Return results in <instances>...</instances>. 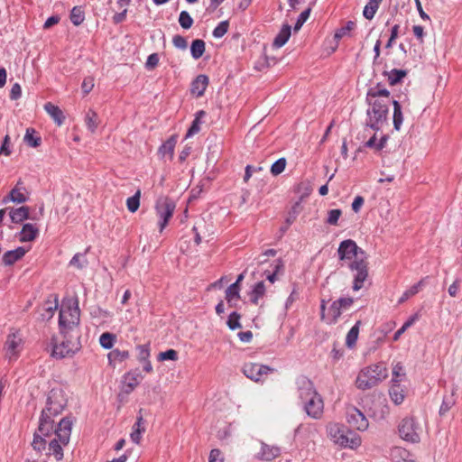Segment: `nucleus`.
<instances>
[{
  "label": "nucleus",
  "instance_id": "48",
  "mask_svg": "<svg viewBox=\"0 0 462 462\" xmlns=\"http://www.w3.org/2000/svg\"><path fill=\"white\" fill-rule=\"evenodd\" d=\"M108 360L110 363L116 362V361H123L128 357V352L127 351H120L118 349L112 350L107 355Z\"/></svg>",
  "mask_w": 462,
  "mask_h": 462
},
{
  "label": "nucleus",
  "instance_id": "3",
  "mask_svg": "<svg viewBox=\"0 0 462 462\" xmlns=\"http://www.w3.org/2000/svg\"><path fill=\"white\" fill-rule=\"evenodd\" d=\"M326 431L328 438L334 443V445L341 448L356 449L360 447L362 443L361 437L358 434L337 422L328 423L326 426Z\"/></svg>",
  "mask_w": 462,
  "mask_h": 462
},
{
  "label": "nucleus",
  "instance_id": "4",
  "mask_svg": "<svg viewBox=\"0 0 462 462\" xmlns=\"http://www.w3.org/2000/svg\"><path fill=\"white\" fill-rule=\"evenodd\" d=\"M387 376V368L383 364L371 365L360 370L356 380V386L363 391L368 390L378 385Z\"/></svg>",
  "mask_w": 462,
  "mask_h": 462
},
{
  "label": "nucleus",
  "instance_id": "35",
  "mask_svg": "<svg viewBox=\"0 0 462 462\" xmlns=\"http://www.w3.org/2000/svg\"><path fill=\"white\" fill-rule=\"evenodd\" d=\"M361 324V321H357L354 327L351 328V329L348 331L346 337V345L352 348L357 340L358 334H359V326Z\"/></svg>",
  "mask_w": 462,
  "mask_h": 462
},
{
  "label": "nucleus",
  "instance_id": "12",
  "mask_svg": "<svg viewBox=\"0 0 462 462\" xmlns=\"http://www.w3.org/2000/svg\"><path fill=\"white\" fill-rule=\"evenodd\" d=\"M346 416L347 423L357 430L364 431L369 426L368 420L365 414L354 406L346 409Z\"/></svg>",
  "mask_w": 462,
  "mask_h": 462
},
{
  "label": "nucleus",
  "instance_id": "42",
  "mask_svg": "<svg viewBox=\"0 0 462 462\" xmlns=\"http://www.w3.org/2000/svg\"><path fill=\"white\" fill-rule=\"evenodd\" d=\"M88 262L86 254H76L69 262V265L78 269H83L88 265Z\"/></svg>",
  "mask_w": 462,
  "mask_h": 462
},
{
  "label": "nucleus",
  "instance_id": "28",
  "mask_svg": "<svg viewBox=\"0 0 462 462\" xmlns=\"http://www.w3.org/2000/svg\"><path fill=\"white\" fill-rule=\"evenodd\" d=\"M342 311H344L342 310L341 307H339V304L337 303V300L333 301L332 304L330 305V308H329V310H328V319L326 320V323L328 324H336L339 319V317L341 316L342 314Z\"/></svg>",
  "mask_w": 462,
  "mask_h": 462
},
{
  "label": "nucleus",
  "instance_id": "52",
  "mask_svg": "<svg viewBox=\"0 0 462 462\" xmlns=\"http://www.w3.org/2000/svg\"><path fill=\"white\" fill-rule=\"evenodd\" d=\"M239 319H240V315L236 311L232 312L229 315L228 319H227L228 328L232 330L241 328V323H240Z\"/></svg>",
  "mask_w": 462,
  "mask_h": 462
},
{
  "label": "nucleus",
  "instance_id": "26",
  "mask_svg": "<svg viewBox=\"0 0 462 462\" xmlns=\"http://www.w3.org/2000/svg\"><path fill=\"white\" fill-rule=\"evenodd\" d=\"M388 141V135L383 134L380 138L379 141H377L376 134H374L368 141L365 143V147L374 149L376 152L382 151Z\"/></svg>",
  "mask_w": 462,
  "mask_h": 462
},
{
  "label": "nucleus",
  "instance_id": "7",
  "mask_svg": "<svg viewBox=\"0 0 462 462\" xmlns=\"http://www.w3.org/2000/svg\"><path fill=\"white\" fill-rule=\"evenodd\" d=\"M176 205L169 197H160L155 203V211L158 217L159 230L162 233L171 218Z\"/></svg>",
  "mask_w": 462,
  "mask_h": 462
},
{
  "label": "nucleus",
  "instance_id": "34",
  "mask_svg": "<svg viewBox=\"0 0 462 462\" xmlns=\"http://www.w3.org/2000/svg\"><path fill=\"white\" fill-rule=\"evenodd\" d=\"M265 294V286L263 282H257L253 291H251V301L257 305L260 299H262Z\"/></svg>",
  "mask_w": 462,
  "mask_h": 462
},
{
  "label": "nucleus",
  "instance_id": "10",
  "mask_svg": "<svg viewBox=\"0 0 462 462\" xmlns=\"http://www.w3.org/2000/svg\"><path fill=\"white\" fill-rule=\"evenodd\" d=\"M273 371V368L257 363H246L243 366L244 374L254 382L263 381L265 376Z\"/></svg>",
  "mask_w": 462,
  "mask_h": 462
},
{
  "label": "nucleus",
  "instance_id": "27",
  "mask_svg": "<svg viewBox=\"0 0 462 462\" xmlns=\"http://www.w3.org/2000/svg\"><path fill=\"white\" fill-rule=\"evenodd\" d=\"M52 437V430L48 435L42 434L39 430L34 434L32 448L37 451L46 450L48 440L47 438Z\"/></svg>",
  "mask_w": 462,
  "mask_h": 462
},
{
  "label": "nucleus",
  "instance_id": "1",
  "mask_svg": "<svg viewBox=\"0 0 462 462\" xmlns=\"http://www.w3.org/2000/svg\"><path fill=\"white\" fill-rule=\"evenodd\" d=\"M67 404L68 394L64 389L56 387L49 392L39 422V431L42 434L48 435L53 430L54 417L60 415Z\"/></svg>",
  "mask_w": 462,
  "mask_h": 462
},
{
  "label": "nucleus",
  "instance_id": "39",
  "mask_svg": "<svg viewBox=\"0 0 462 462\" xmlns=\"http://www.w3.org/2000/svg\"><path fill=\"white\" fill-rule=\"evenodd\" d=\"M419 319L418 314H414L411 316L404 324L394 333L393 341H397L400 337L410 328Z\"/></svg>",
  "mask_w": 462,
  "mask_h": 462
},
{
  "label": "nucleus",
  "instance_id": "22",
  "mask_svg": "<svg viewBox=\"0 0 462 462\" xmlns=\"http://www.w3.org/2000/svg\"><path fill=\"white\" fill-rule=\"evenodd\" d=\"M39 234V229L33 224H24L20 233L19 240L21 242L33 241Z\"/></svg>",
  "mask_w": 462,
  "mask_h": 462
},
{
  "label": "nucleus",
  "instance_id": "19",
  "mask_svg": "<svg viewBox=\"0 0 462 462\" xmlns=\"http://www.w3.org/2000/svg\"><path fill=\"white\" fill-rule=\"evenodd\" d=\"M208 85L206 75H199L191 83L190 92L196 97H201Z\"/></svg>",
  "mask_w": 462,
  "mask_h": 462
},
{
  "label": "nucleus",
  "instance_id": "41",
  "mask_svg": "<svg viewBox=\"0 0 462 462\" xmlns=\"http://www.w3.org/2000/svg\"><path fill=\"white\" fill-rule=\"evenodd\" d=\"M85 19L84 12L82 11L81 7L75 6L72 8L70 12V21L71 23L78 26L83 23Z\"/></svg>",
  "mask_w": 462,
  "mask_h": 462
},
{
  "label": "nucleus",
  "instance_id": "2",
  "mask_svg": "<svg viewBox=\"0 0 462 462\" xmlns=\"http://www.w3.org/2000/svg\"><path fill=\"white\" fill-rule=\"evenodd\" d=\"M73 422L72 417L66 416L60 420L57 428L52 430V437L50 438L46 448L48 456H53L58 461L62 459L63 447L69 442Z\"/></svg>",
  "mask_w": 462,
  "mask_h": 462
},
{
  "label": "nucleus",
  "instance_id": "59",
  "mask_svg": "<svg viewBox=\"0 0 462 462\" xmlns=\"http://www.w3.org/2000/svg\"><path fill=\"white\" fill-rule=\"evenodd\" d=\"M159 63V56L157 53H152L148 56L145 67L147 69H153Z\"/></svg>",
  "mask_w": 462,
  "mask_h": 462
},
{
  "label": "nucleus",
  "instance_id": "38",
  "mask_svg": "<svg viewBox=\"0 0 462 462\" xmlns=\"http://www.w3.org/2000/svg\"><path fill=\"white\" fill-rule=\"evenodd\" d=\"M36 132L32 128H28L24 135V142L31 147H38L41 144V138L35 135Z\"/></svg>",
  "mask_w": 462,
  "mask_h": 462
},
{
  "label": "nucleus",
  "instance_id": "47",
  "mask_svg": "<svg viewBox=\"0 0 462 462\" xmlns=\"http://www.w3.org/2000/svg\"><path fill=\"white\" fill-rule=\"evenodd\" d=\"M180 25L183 29H189L193 24V19L187 11H181L179 16Z\"/></svg>",
  "mask_w": 462,
  "mask_h": 462
},
{
  "label": "nucleus",
  "instance_id": "51",
  "mask_svg": "<svg viewBox=\"0 0 462 462\" xmlns=\"http://www.w3.org/2000/svg\"><path fill=\"white\" fill-rule=\"evenodd\" d=\"M228 22L227 21H222L220 22L217 26L213 30V36L215 38H221L223 37L228 30Z\"/></svg>",
  "mask_w": 462,
  "mask_h": 462
},
{
  "label": "nucleus",
  "instance_id": "20",
  "mask_svg": "<svg viewBox=\"0 0 462 462\" xmlns=\"http://www.w3.org/2000/svg\"><path fill=\"white\" fill-rule=\"evenodd\" d=\"M26 253V250L20 246L14 250L7 251L4 254L2 257L3 263L5 265H12L18 260H20Z\"/></svg>",
  "mask_w": 462,
  "mask_h": 462
},
{
  "label": "nucleus",
  "instance_id": "30",
  "mask_svg": "<svg viewBox=\"0 0 462 462\" xmlns=\"http://www.w3.org/2000/svg\"><path fill=\"white\" fill-rule=\"evenodd\" d=\"M390 105H392V103H388L385 99H375L372 105L374 116H386Z\"/></svg>",
  "mask_w": 462,
  "mask_h": 462
},
{
  "label": "nucleus",
  "instance_id": "29",
  "mask_svg": "<svg viewBox=\"0 0 462 462\" xmlns=\"http://www.w3.org/2000/svg\"><path fill=\"white\" fill-rule=\"evenodd\" d=\"M239 291L240 287L236 284H231L226 291V300L228 304L232 307L236 305L237 300H239Z\"/></svg>",
  "mask_w": 462,
  "mask_h": 462
},
{
  "label": "nucleus",
  "instance_id": "25",
  "mask_svg": "<svg viewBox=\"0 0 462 462\" xmlns=\"http://www.w3.org/2000/svg\"><path fill=\"white\" fill-rule=\"evenodd\" d=\"M9 216L13 223H21L29 217V208H10Z\"/></svg>",
  "mask_w": 462,
  "mask_h": 462
},
{
  "label": "nucleus",
  "instance_id": "11",
  "mask_svg": "<svg viewBox=\"0 0 462 462\" xmlns=\"http://www.w3.org/2000/svg\"><path fill=\"white\" fill-rule=\"evenodd\" d=\"M303 409L312 419L319 420L324 412V402L322 397L317 393L313 398L307 399L302 402Z\"/></svg>",
  "mask_w": 462,
  "mask_h": 462
},
{
  "label": "nucleus",
  "instance_id": "57",
  "mask_svg": "<svg viewBox=\"0 0 462 462\" xmlns=\"http://www.w3.org/2000/svg\"><path fill=\"white\" fill-rule=\"evenodd\" d=\"M379 6L375 5H373V4H367L365 8H364V11H363V15L368 19V20H372L375 14V13L377 12Z\"/></svg>",
  "mask_w": 462,
  "mask_h": 462
},
{
  "label": "nucleus",
  "instance_id": "45",
  "mask_svg": "<svg viewBox=\"0 0 462 462\" xmlns=\"http://www.w3.org/2000/svg\"><path fill=\"white\" fill-rule=\"evenodd\" d=\"M379 94L381 97L380 99H385L388 103H392V105L393 106V116H402L401 106H400L399 102L395 101V100H391L390 97H389V92L387 90H385V89L381 90V91H379Z\"/></svg>",
  "mask_w": 462,
  "mask_h": 462
},
{
  "label": "nucleus",
  "instance_id": "61",
  "mask_svg": "<svg viewBox=\"0 0 462 462\" xmlns=\"http://www.w3.org/2000/svg\"><path fill=\"white\" fill-rule=\"evenodd\" d=\"M172 43L180 50H185L188 46L186 39L181 35H175L172 39Z\"/></svg>",
  "mask_w": 462,
  "mask_h": 462
},
{
  "label": "nucleus",
  "instance_id": "40",
  "mask_svg": "<svg viewBox=\"0 0 462 462\" xmlns=\"http://www.w3.org/2000/svg\"><path fill=\"white\" fill-rule=\"evenodd\" d=\"M140 198H141V190L138 189L134 196L127 199L126 206H127V209L130 212L134 213L135 211H137V209L139 208V206H140Z\"/></svg>",
  "mask_w": 462,
  "mask_h": 462
},
{
  "label": "nucleus",
  "instance_id": "46",
  "mask_svg": "<svg viewBox=\"0 0 462 462\" xmlns=\"http://www.w3.org/2000/svg\"><path fill=\"white\" fill-rule=\"evenodd\" d=\"M405 377L403 366L401 363H396L393 367L392 383H399Z\"/></svg>",
  "mask_w": 462,
  "mask_h": 462
},
{
  "label": "nucleus",
  "instance_id": "55",
  "mask_svg": "<svg viewBox=\"0 0 462 462\" xmlns=\"http://www.w3.org/2000/svg\"><path fill=\"white\" fill-rule=\"evenodd\" d=\"M200 125H201V120L200 117H196L195 120L192 122V125L189 128L186 138L192 137L196 134H198L200 131Z\"/></svg>",
  "mask_w": 462,
  "mask_h": 462
},
{
  "label": "nucleus",
  "instance_id": "17",
  "mask_svg": "<svg viewBox=\"0 0 462 462\" xmlns=\"http://www.w3.org/2000/svg\"><path fill=\"white\" fill-rule=\"evenodd\" d=\"M143 409H140L138 411V416L136 418V421L133 426L132 432L130 434V438L133 442L139 444L142 439L143 433L145 432V421L143 417Z\"/></svg>",
  "mask_w": 462,
  "mask_h": 462
},
{
  "label": "nucleus",
  "instance_id": "50",
  "mask_svg": "<svg viewBox=\"0 0 462 462\" xmlns=\"http://www.w3.org/2000/svg\"><path fill=\"white\" fill-rule=\"evenodd\" d=\"M356 27V23L353 21H348L345 26L338 29L335 33L336 39H341L347 35Z\"/></svg>",
  "mask_w": 462,
  "mask_h": 462
},
{
  "label": "nucleus",
  "instance_id": "16",
  "mask_svg": "<svg viewBox=\"0 0 462 462\" xmlns=\"http://www.w3.org/2000/svg\"><path fill=\"white\" fill-rule=\"evenodd\" d=\"M22 339L16 334H10L5 342V355L11 360L16 357Z\"/></svg>",
  "mask_w": 462,
  "mask_h": 462
},
{
  "label": "nucleus",
  "instance_id": "43",
  "mask_svg": "<svg viewBox=\"0 0 462 462\" xmlns=\"http://www.w3.org/2000/svg\"><path fill=\"white\" fill-rule=\"evenodd\" d=\"M116 341V336L109 332L103 333L99 337V343L105 349L113 347Z\"/></svg>",
  "mask_w": 462,
  "mask_h": 462
},
{
  "label": "nucleus",
  "instance_id": "63",
  "mask_svg": "<svg viewBox=\"0 0 462 462\" xmlns=\"http://www.w3.org/2000/svg\"><path fill=\"white\" fill-rule=\"evenodd\" d=\"M93 88H94V79L91 77L86 78L82 82V86H81L82 91L85 94H88L92 90Z\"/></svg>",
  "mask_w": 462,
  "mask_h": 462
},
{
  "label": "nucleus",
  "instance_id": "13",
  "mask_svg": "<svg viewBox=\"0 0 462 462\" xmlns=\"http://www.w3.org/2000/svg\"><path fill=\"white\" fill-rule=\"evenodd\" d=\"M361 252L364 251L356 245V242L350 239L341 242L337 249L341 260H350L353 258L354 260H357L362 257Z\"/></svg>",
  "mask_w": 462,
  "mask_h": 462
},
{
  "label": "nucleus",
  "instance_id": "21",
  "mask_svg": "<svg viewBox=\"0 0 462 462\" xmlns=\"http://www.w3.org/2000/svg\"><path fill=\"white\" fill-rule=\"evenodd\" d=\"M279 455V448L262 443L261 451L258 453V458L264 461H271L277 457Z\"/></svg>",
  "mask_w": 462,
  "mask_h": 462
},
{
  "label": "nucleus",
  "instance_id": "8",
  "mask_svg": "<svg viewBox=\"0 0 462 462\" xmlns=\"http://www.w3.org/2000/svg\"><path fill=\"white\" fill-rule=\"evenodd\" d=\"M421 432V426L412 417L402 419L399 424L400 437L406 441L419 442Z\"/></svg>",
  "mask_w": 462,
  "mask_h": 462
},
{
  "label": "nucleus",
  "instance_id": "37",
  "mask_svg": "<svg viewBox=\"0 0 462 462\" xmlns=\"http://www.w3.org/2000/svg\"><path fill=\"white\" fill-rule=\"evenodd\" d=\"M406 75V70L393 69L387 73V78L389 83L393 86L399 83Z\"/></svg>",
  "mask_w": 462,
  "mask_h": 462
},
{
  "label": "nucleus",
  "instance_id": "36",
  "mask_svg": "<svg viewBox=\"0 0 462 462\" xmlns=\"http://www.w3.org/2000/svg\"><path fill=\"white\" fill-rule=\"evenodd\" d=\"M456 399L454 396V392H452L448 395H445L439 408V415L443 416L447 414V412L455 405Z\"/></svg>",
  "mask_w": 462,
  "mask_h": 462
},
{
  "label": "nucleus",
  "instance_id": "56",
  "mask_svg": "<svg viewBox=\"0 0 462 462\" xmlns=\"http://www.w3.org/2000/svg\"><path fill=\"white\" fill-rule=\"evenodd\" d=\"M158 359L160 361H164V360L175 361L178 359V352L174 349H169L167 351L161 352L158 356Z\"/></svg>",
  "mask_w": 462,
  "mask_h": 462
},
{
  "label": "nucleus",
  "instance_id": "33",
  "mask_svg": "<svg viewBox=\"0 0 462 462\" xmlns=\"http://www.w3.org/2000/svg\"><path fill=\"white\" fill-rule=\"evenodd\" d=\"M176 143L177 138L176 136L172 135L165 143L162 144V146L159 149V152L162 156L170 155L171 157H172Z\"/></svg>",
  "mask_w": 462,
  "mask_h": 462
},
{
  "label": "nucleus",
  "instance_id": "24",
  "mask_svg": "<svg viewBox=\"0 0 462 462\" xmlns=\"http://www.w3.org/2000/svg\"><path fill=\"white\" fill-rule=\"evenodd\" d=\"M291 28L289 24H284L273 41V46L276 48L282 47L290 39Z\"/></svg>",
  "mask_w": 462,
  "mask_h": 462
},
{
  "label": "nucleus",
  "instance_id": "6",
  "mask_svg": "<svg viewBox=\"0 0 462 462\" xmlns=\"http://www.w3.org/2000/svg\"><path fill=\"white\" fill-rule=\"evenodd\" d=\"M62 340L54 345L52 356L64 358L74 355L80 348V332H60Z\"/></svg>",
  "mask_w": 462,
  "mask_h": 462
},
{
  "label": "nucleus",
  "instance_id": "64",
  "mask_svg": "<svg viewBox=\"0 0 462 462\" xmlns=\"http://www.w3.org/2000/svg\"><path fill=\"white\" fill-rule=\"evenodd\" d=\"M22 95V88L20 84L14 83L10 90V98L13 100L18 99Z\"/></svg>",
  "mask_w": 462,
  "mask_h": 462
},
{
  "label": "nucleus",
  "instance_id": "18",
  "mask_svg": "<svg viewBox=\"0 0 462 462\" xmlns=\"http://www.w3.org/2000/svg\"><path fill=\"white\" fill-rule=\"evenodd\" d=\"M25 188L23 186V182L19 180L14 188L12 189L7 198L4 199V202L8 200L15 203H23L27 200V196L24 194Z\"/></svg>",
  "mask_w": 462,
  "mask_h": 462
},
{
  "label": "nucleus",
  "instance_id": "58",
  "mask_svg": "<svg viewBox=\"0 0 462 462\" xmlns=\"http://www.w3.org/2000/svg\"><path fill=\"white\" fill-rule=\"evenodd\" d=\"M299 208L300 204L298 202L292 206L291 210L289 212L288 217L285 219L286 224L291 225L296 220L300 212Z\"/></svg>",
  "mask_w": 462,
  "mask_h": 462
},
{
  "label": "nucleus",
  "instance_id": "62",
  "mask_svg": "<svg viewBox=\"0 0 462 462\" xmlns=\"http://www.w3.org/2000/svg\"><path fill=\"white\" fill-rule=\"evenodd\" d=\"M399 24H395L391 29V36L385 45L386 48H392L393 42L397 39L399 33Z\"/></svg>",
  "mask_w": 462,
  "mask_h": 462
},
{
  "label": "nucleus",
  "instance_id": "5",
  "mask_svg": "<svg viewBox=\"0 0 462 462\" xmlns=\"http://www.w3.org/2000/svg\"><path fill=\"white\" fill-rule=\"evenodd\" d=\"M80 314L78 303H63L60 310L59 327L60 332H80Z\"/></svg>",
  "mask_w": 462,
  "mask_h": 462
},
{
  "label": "nucleus",
  "instance_id": "15",
  "mask_svg": "<svg viewBox=\"0 0 462 462\" xmlns=\"http://www.w3.org/2000/svg\"><path fill=\"white\" fill-rule=\"evenodd\" d=\"M142 375L136 372H130L125 374L122 385V391L125 394L131 393L140 383Z\"/></svg>",
  "mask_w": 462,
  "mask_h": 462
},
{
  "label": "nucleus",
  "instance_id": "53",
  "mask_svg": "<svg viewBox=\"0 0 462 462\" xmlns=\"http://www.w3.org/2000/svg\"><path fill=\"white\" fill-rule=\"evenodd\" d=\"M310 12H311V8L309 7L308 9H306L305 11H303L298 17L297 21H296V23L294 25V31H299L302 25L304 24V23L309 19L310 17Z\"/></svg>",
  "mask_w": 462,
  "mask_h": 462
},
{
  "label": "nucleus",
  "instance_id": "44",
  "mask_svg": "<svg viewBox=\"0 0 462 462\" xmlns=\"http://www.w3.org/2000/svg\"><path fill=\"white\" fill-rule=\"evenodd\" d=\"M422 283H423V281H420L418 283L414 284L413 286H411L410 289H408L407 291H405L403 292V294L402 295V297L399 299V303H403L404 301H406L410 297L417 294L420 289V287L422 286Z\"/></svg>",
  "mask_w": 462,
  "mask_h": 462
},
{
  "label": "nucleus",
  "instance_id": "32",
  "mask_svg": "<svg viewBox=\"0 0 462 462\" xmlns=\"http://www.w3.org/2000/svg\"><path fill=\"white\" fill-rule=\"evenodd\" d=\"M205 52V42L203 40H194L190 46V53L193 59L199 60Z\"/></svg>",
  "mask_w": 462,
  "mask_h": 462
},
{
  "label": "nucleus",
  "instance_id": "23",
  "mask_svg": "<svg viewBox=\"0 0 462 462\" xmlns=\"http://www.w3.org/2000/svg\"><path fill=\"white\" fill-rule=\"evenodd\" d=\"M391 400L396 404H401L405 398L404 388L398 383H393L389 389Z\"/></svg>",
  "mask_w": 462,
  "mask_h": 462
},
{
  "label": "nucleus",
  "instance_id": "60",
  "mask_svg": "<svg viewBox=\"0 0 462 462\" xmlns=\"http://www.w3.org/2000/svg\"><path fill=\"white\" fill-rule=\"evenodd\" d=\"M138 358L140 361H147L150 356L149 346L147 345H140L137 346Z\"/></svg>",
  "mask_w": 462,
  "mask_h": 462
},
{
  "label": "nucleus",
  "instance_id": "31",
  "mask_svg": "<svg viewBox=\"0 0 462 462\" xmlns=\"http://www.w3.org/2000/svg\"><path fill=\"white\" fill-rule=\"evenodd\" d=\"M391 456L393 462H415L413 459L409 458L408 451L402 448H393Z\"/></svg>",
  "mask_w": 462,
  "mask_h": 462
},
{
  "label": "nucleus",
  "instance_id": "9",
  "mask_svg": "<svg viewBox=\"0 0 462 462\" xmlns=\"http://www.w3.org/2000/svg\"><path fill=\"white\" fill-rule=\"evenodd\" d=\"M362 257L357 260H354L350 268L353 271H356V274L354 279L353 290L358 291L364 286V282L368 276L367 263L365 261V252H361Z\"/></svg>",
  "mask_w": 462,
  "mask_h": 462
},
{
  "label": "nucleus",
  "instance_id": "54",
  "mask_svg": "<svg viewBox=\"0 0 462 462\" xmlns=\"http://www.w3.org/2000/svg\"><path fill=\"white\" fill-rule=\"evenodd\" d=\"M342 214L340 209H331L328 212L327 223L332 226H337V221Z\"/></svg>",
  "mask_w": 462,
  "mask_h": 462
},
{
  "label": "nucleus",
  "instance_id": "49",
  "mask_svg": "<svg viewBox=\"0 0 462 462\" xmlns=\"http://www.w3.org/2000/svg\"><path fill=\"white\" fill-rule=\"evenodd\" d=\"M286 163L287 162L285 158H280L271 166V173L273 176L281 174L285 170Z\"/></svg>",
  "mask_w": 462,
  "mask_h": 462
},
{
  "label": "nucleus",
  "instance_id": "14",
  "mask_svg": "<svg viewBox=\"0 0 462 462\" xmlns=\"http://www.w3.org/2000/svg\"><path fill=\"white\" fill-rule=\"evenodd\" d=\"M296 386L301 402L307 399L313 398L314 394L318 393L313 383L306 376H299L296 379Z\"/></svg>",
  "mask_w": 462,
  "mask_h": 462
}]
</instances>
